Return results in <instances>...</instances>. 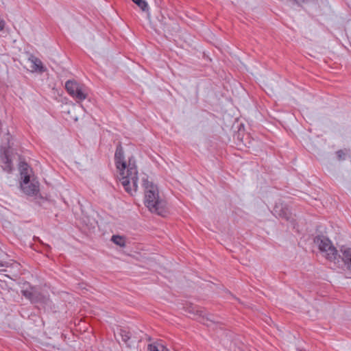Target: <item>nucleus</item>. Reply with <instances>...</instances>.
<instances>
[{
    "mask_svg": "<svg viewBox=\"0 0 351 351\" xmlns=\"http://www.w3.org/2000/svg\"><path fill=\"white\" fill-rule=\"evenodd\" d=\"M114 162L118 178L124 189L133 195L138 188V171L134 157L129 156L126 158L122 147L119 145L114 154Z\"/></svg>",
    "mask_w": 351,
    "mask_h": 351,
    "instance_id": "1",
    "label": "nucleus"
},
{
    "mask_svg": "<svg viewBox=\"0 0 351 351\" xmlns=\"http://www.w3.org/2000/svg\"><path fill=\"white\" fill-rule=\"evenodd\" d=\"M145 204L149 210L158 215L164 216L167 210V203L160 196L157 185L147 180H143Z\"/></svg>",
    "mask_w": 351,
    "mask_h": 351,
    "instance_id": "2",
    "label": "nucleus"
},
{
    "mask_svg": "<svg viewBox=\"0 0 351 351\" xmlns=\"http://www.w3.org/2000/svg\"><path fill=\"white\" fill-rule=\"evenodd\" d=\"M314 243L328 260L335 263H340L341 255L338 254L335 247L328 238L323 235H318L314 238Z\"/></svg>",
    "mask_w": 351,
    "mask_h": 351,
    "instance_id": "3",
    "label": "nucleus"
},
{
    "mask_svg": "<svg viewBox=\"0 0 351 351\" xmlns=\"http://www.w3.org/2000/svg\"><path fill=\"white\" fill-rule=\"evenodd\" d=\"M65 88L67 93L78 101L86 99V94L83 92L81 85L76 81L69 80L65 83Z\"/></svg>",
    "mask_w": 351,
    "mask_h": 351,
    "instance_id": "4",
    "label": "nucleus"
},
{
    "mask_svg": "<svg viewBox=\"0 0 351 351\" xmlns=\"http://www.w3.org/2000/svg\"><path fill=\"white\" fill-rule=\"evenodd\" d=\"M20 188L21 191L27 195L34 196L36 195L39 191V183L38 181L29 180V184L20 182Z\"/></svg>",
    "mask_w": 351,
    "mask_h": 351,
    "instance_id": "5",
    "label": "nucleus"
},
{
    "mask_svg": "<svg viewBox=\"0 0 351 351\" xmlns=\"http://www.w3.org/2000/svg\"><path fill=\"white\" fill-rule=\"evenodd\" d=\"M19 169L20 173V182H24L25 184H29L30 180L31 173L32 172V168L29 165L24 162L21 161L19 164Z\"/></svg>",
    "mask_w": 351,
    "mask_h": 351,
    "instance_id": "6",
    "label": "nucleus"
},
{
    "mask_svg": "<svg viewBox=\"0 0 351 351\" xmlns=\"http://www.w3.org/2000/svg\"><path fill=\"white\" fill-rule=\"evenodd\" d=\"M274 215L280 218H283L289 220L291 213L287 206L282 204H276L273 209Z\"/></svg>",
    "mask_w": 351,
    "mask_h": 351,
    "instance_id": "7",
    "label": "nucleus"
},
{
    "mask_svg": "<svg viewBox=\"0 0 351 351\" xmlns=\"http://www.w3.org/2000/svg\"><path fill=\"white\" fill-rule=\"evenodd\" d=\"M23 295L32 303L36 304L40 300V293L35 289V288L30 287L26 289L21 291Z\"/></svg>",
    "mask_w": 351,
    "mask_h": 351,
    "instance_id": "8",
    "label": "nucleus"
},
{
    "mask_svg": "<svg viewBox=\"0 0 351 351\" xmlns=\"http://www.w3.org/2000/svg\"><path fill=\"white\" fill-rule=\"evenodd\" d=\"M1 166L3 170L7 173H10L12 171V162L6 150H4L3 154L1 156Z\"/></svg>",
    "mask_w": 351,
    "mask_h": 351,
    "instance_id": "9",
    "label": "nucleus"
},
{
    "mask_svg": "<svg viewBox=\"0 0 351 351\" xmlns=\"http://www.w3.org/2000/svg\"><path fill=\"white\" fill-rule=\"evenodd\" d=\"M340 264L343 263L349 270H351V248L343 247L341 249Z\"/></svg>",
    "mask_w": 351,
    "mask_h": 351,
    "instance_id": "10",
    "label": "nucleus"
},
{
    "mask_svg": "<svg viewBox=\"0 0 351 351\" xmlns=\"http://www.w3.org/2000/svg\"><path fill=\"white\" fill-rule=\"evenodd\" d=\"M29 61L32 63V68L35 71L44 72L45 68L44 67L42 61L34 55H31Z\"/></svg>",
    "mask_w": 351,
    "mask_h": 351,
    "instance_id": "11",
    "label": "nucleus"
},
{
    "mask_svg": "<svg viewBox=\"0 0 351 351\" xmlns=\"http://www.w3.org/2000/svg\"><path fill=\"white\" fill-rule=\"evenodd\" d=\"M111 241L116 245L120 247H124L125 245V239L123 237L119 235H113Z\"/></svg>",
    "mask_w": 351,
    "mask_h": 351,
    "instance_id": "12",
    "label": "nucleus"
},
{
    "mask_svg": "<svg viewBox=\"0 0 351 351\" xmlns=\"http://www.w3.org/2000/svg\"><path fill=\"white\" fill-rule=\"evenodd\" d=\"M0 267H12L15 268L16 269H19L20 265L16 261H5V262H1L0 263Z\"/></svg>",
    "mask_w": 351,
    "mask_h": 351,
    "instance_id": "13",
    "label": "nucleus"
},
{
    "mask_svg": "<svg viewBox=\"0 0 351 351\" xmlns=\"http://www.w3.org/2000/svg\"><path fill=\"white\" fill-rule=\"evenodd\" d=\"M143 11L148 10V4L144 0H132Z\"/></svg>",
    "mask_w": 351,
    "mask_h": 351,
    "instance_id": "14",
    "label": "nucleus"
},
{
    "mask_svg": "<svg viewBox=\"0 0 351 351\" xmlns=\"http://www.w3.org/2000/svg\"><path fill=\"white\" fill-rule=\"evenodd\" d=\"M348 154V151L347 149L344 150H339L337 152V157L339 160H345Z\"/></svg>",
    "mask_w": 351,
    "mask_h": 351,
    "instance_id": "15",
    "label": "nucleus"
},
{
    "mask_svg": "<svg viewBox=\"0 0 351 351\" xmlns=\"http://www.w3.org/2000/svg\"><path fill=\"white\" fill-rule=\"evenodd\" d=\"M149 351H159L158 347L154 344H149L148 346Z\"/></svg>",
    "mask_w": 351,
    "mask_h": 351,
    "instance_id": "16",
    "label": "nucleus"
},
{
    "mask_svg": "<svg viewBox=\"0 0 351 351\" xmlns=\"http://www.w3.org/2000/svg\"><path fill=\"white\" fill-rule=\"evenodd\" d=\"M5 26V22L3 20L0 19V31L3 30Z\"/></svg>",
    "mask_w": 351,
    "mask_h": 351,
    "instance_id": "17",
    "label": "nucleus"
},
{
    "mask_svg": "<svg viewBox=\"0 0 351 351\" xmlns=\"http://www.w3.org/2000/svg\"><path fill=\"white\" fill-rule=\"evenodd\" d=\"M129 339V337L128 335H125V337H123V340L126 342Z\"/></svg>",
    "mask_w": 351,
    "mask_h": 351,
    "instance_id": "18",
    "label": "nucleus"
},
{
    "mask_svg": "<svg viewBox=\"0 0 351 351\" xmlns=\"http://www.w3.org/2000/svg\"><path fill=\"white\" fill-rule=\"evenodd\" d=\"M10 138H11V136H10V134H8V138H7V139H8V141H9V140H10Z\"/></svg>",
    "mask_w": 351,
    "mask_h": 351,
    "instance_id": "19",
    "label": "nucleus"
},
{
    "mask_svg": "<svg viewBox=\"0 0 351 351\" xmlns=\"http://www.w3.org/2000/svg\"><path fill=\"white\" fill-rule=\"evenodd\" d=\"M1 271H7V269H2Z\"/></svg>",
    "mask_w": 351,
    "mask_h": 351,
    "instance_id": "20",
    "label": "nucleus"
}]
</instances>
